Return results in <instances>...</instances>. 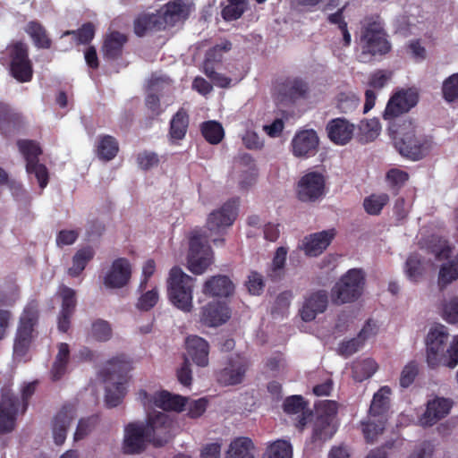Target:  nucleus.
<instances>
[{
	"label": "nucleus",
	"mask_w": 458,
	"mask_h": 458,
	"mask_svg": "<svg viewBox=\"0 0 458 458\" xmlns=\"http://www.w3.org/2000/svg\"><path fill=\"white\" fill-rule=\"evenodd\" d=\"M172 420L164 412L148 414L146 423L131 422L124 428L123 453L136 454L144 452L148 444L165 445L171 438Z\"/></svg>",
	"instance_id": "obj_1"
},
{
	"label": "nucleus",
	"mask_w": 458,
	"mask_h": 458,
	"mask_svg": "<svg viewBox=\"0 0 458 458\" xmlns=\"http://www.w3.org/2000/svg\"><path fill=\"white\" fill-rule=\"evenodd\" d=\"M388 130L397 151L410 160L418 161L424 158L435 146L433 136L426 134L412 120H403L402 123L389 124Z\"/></svg>",
	"instance_id": "obj_2"
},
{
	"label": "nucleus",
	"mask_w": 458,
	"mask_h": 458,
	"mask_svg": "<svg viewBox=\"0 0 458 458\" xmlns=\"http://www.w3.org/2000/svg\"><path fill=\"white\" fill-rule=\"evenodd\" d=\"M448 329L442 324L430 327L426 339V361L430 369L445 366L454 369L458 365V335L447 347Z\"/></svg>",
	"instance_id": "obj_3"
},
{
	"label": "nucleus",
	"mask_w": 458,
	"mask_h": 458,
	"mask_svg": "<svg viewBox=\"0 0 458 458\" xmlns=\"http://www.w3.org/2000/svg\"><path fill=\"white\" fill-rule=\"evenodd\" d=\"M390 387L385 386L373 395L368 420L361 422L362 434L367 443H373L385 429L390 407Z\"/></svg>",
	"instance_id": "obj_4"
},
{
	"label": "nucleus",
	"mask_w": 458,
	"mask_h": 458,
	"mask_svg": "<svg viewBox=\"0 0 458 458\" xmlns=\"http://www.w3.org/2000/svg\"><path fill=\"white\" fill-rule=\"evenodd\" d=\"M195 279L182 268L174 267L167 278V296L171 303L183 312H191Z\"/></svg>",
	"instance_id": "obj_5"
},
{
	"label": "nucleus",
	"mask_w": 458,
	"mask_h": 458,
	"mask_svg": "<svg viewBox=\"0 0 458 458\" xmlns=\"http://www.w3.org/2000/svg\"><path fill=\"white\" fill-rule=\"evenodd\" d=\"M365 275L361 269L348 270L332 288V301L335 304L353 302L364 290Z\"/></svg>",
	"instance_id": "obj_6"
},
{
	"label": "nucleus",
	"mask_w": 458,
	"mask_h": 458,
	"mask_svg": "<svg viewBox=\"0 0 458 458\" xmlns=\"http://www.w3.org/2000/svg\"><path fill=\"white\" fill-rule=\"evenodd\" d=\"M310 94V85L300 76H286L278 79L274 86V97L277 103L284 106L295 104L306 99Z\"/></svg>",
	"instance_id": "obj_7"
},
{
	"label": "nucleus",
	"mask_w": 458,
	"mask_h": 458,
	"mask_svg": "<svg viewBox=\"0 0 458 458\" xmlns=\"http://www.w3.org/2000/svg\"><path fill=\"white\" fill-rule=\"evenodd\" d=\"M360 58L366 62L367 55H386L391 49V45L386 38L381 24L372 21L367 24L362 30Z\"/></svg>",
	"instance_id": "obj_8"
},
{
	"label": "nucleus",
	"mask_w": 458,
	"mask_h": 458,
	"mask_svg": "<svg viewBox=\"0 0 458 458\" xmlns=\"http://www.w3.org/2000/svg\"><path fill=\"white\" fill-rule=\"evenodd\" d=\"M249 368L247 358L240 354L231 355L223 367L215 371V377L222 386L240 385L243 382Z\"/></svg>",
	"instance_id": "obj_9"
},
{
	"label": "nucleus",
	"mask_w": 458,
	"mask_h": 458,
	"mask_svg": "<svg viewBox=\"0 0 458 458\" xmlns=\"http://www.w3.org/2000/svg\"><path fill=\"white\" fill-rule=\"evenodd\" d=\"M38 318L37 309L28 305L20 318L19 326L14 338L13 352L15 355L24 356L31 344L32 333Z\"/></svg>",
	"instance_id": "obj_10"
},
{
	"label": "nucleus",
	"mask_w": 458,
	"mask_h": 458,
	"mask_svg": "<svg viewBox=\"0 0 458 458\" xmlns=\"http://www.w3.org/2000/svg\"><path fill=\"white\" fill-rule=\"evenodd\" d=\"M10 73L19 82H29L33 77V65L29 58L28 46L16 42L9 50Z\"/></svg>",
	"instance_id": "obj_11"
},
{
	"label": "nucleus",
	"mask_w": 458,
	"mask_h": 458,
	"mask_svg": "<svg viewBox=\"0 0 458 458\" xmlns=\"http://www.w3.org/2000/svg\"><path fill=\"white\" fill-rule=\"evenodd\" d=\"M418 101L419 95L417 92L411 89L399 91L389 99L383 117L389 122V124L402 123L403 120L408 119L400 117L401 114L409 112L417 105Z\"/></svg>",
	"instance_id": "obj_12"
},
{
	"label": "nucleus",
	"mask_w": 458,
	"mask_h": 458,
	"mask_svg": "<svg viewBox=\"0 0 458 458\" xmlns=\"http://www.w3.org/2000/svg\"><path fill=\"white\" fill-rule=\"evenodd\" d=\"M213 250L208 244H203L201 235L193 234L190 239L188 253V268L195 275L203 274L213 262Z\"/></svg>",
	"instance_id": "obj_13"
},
{
	"label": "nucleus",
	"mask_w": 458,
	"mask_h": 458,
	"mask_svg": "<svg viewBox=\"0 0 458 458\" xmlns=\"http://www.w3.org/2000/svg\"><path fill=\"white\" fill-rule=\"evenodd\" d=\"M326 178L316 171L308 172L297 183L296 194L301 202H315L325 195Z\"/></svg>",
	"instance_id": "obj_14"
},
{
	"label": "nucleus",
	"mask_w": 458,
	"mask_h": 458,
	"mask_svg": "<svg viewBox=\"0 0 458 458\" xmlns=\"http://www.w3.org/2000/svg\"><path fill=\"white\" fill-rule=\"evenodd\" d=\"M140 396L145 406L154 405L164 411H182L188 401L186 397L171 394L166 390L157 392L153 395L142 390L140 392Z\"/></svg>",
	"instance_id": "obj_15"
},
{
	"label": "nucleus",
	"mask_w": 458,
	"mask_h": 458,
	"mask_svg": "<svg viewBox=\"0 0 458 458\" xmlns=\"http://www.w3.org/2000/svg\"><path fill=\"white\" fill-rule=\"evenodd\" d=\"M58 294L62 302L57 318V327L59 331L66 333L70 329L71 319L77 305L76 291L67 285L62 284L59 286Z\"/></svg>",
	"instance_id": "obj_16"
},
{
	"label": "nucleus",
	"mask_w": 458,
	"mask_h": 458,
	"mask_svg": "<svg viewBox=\"0 0 458 458\" xmlns=\"http://www.w3.org/2000/svg\"><path fill=\"white\" fill-rule=\"evenodd\" d=\"M239 199L226 201L220 209L212 212L207 221V227L210 232L230 226L237 216Z\"/></svg>",
	"instance_id": "obj_17"
},
{
	"label": "nucleus",
	"mask_w": 458,
	"mask_h": 458,
	"mask_svg": "<svg viewBox=\"0 0 458 458\" xmlns=\"http://www.w3.org/2000/svg\"><path fill=\"white\" fill-rule=\"evenodd\" d=\"M21 406L18 396L6 392L2 394L0 403V433L11 432L15 426L16 416Z\"/></svg>",
	"instance_id": "obj_18"
},
{
	"label": "nucleus",
	"mask_w": 458,
	"mask_h": 458,
	"mask_svg": "<svg viewBox=\"0 0 458 458\" xmlns=\"http://www.w3.org/2000/svg\"><path fill=\"white\" fill-rule=\"evenodd\" d=\"M355 125L344 117L329 120L326 131L331 142L338 146L347 145L353 138Z\"/></svg>",
	"instance_id": "obj_19"
},
{
	"label": "nucleus",
	"mask_w": 458,
	"mask_h": 458,
	"mask_svg": "<svg viewBox=\"0 0 458 458\" xmlns=\"http://www.w3.org/2000/svg\"><path fill=\"white\" fill-rule=\"evenodd\" d=\"M131 276V267L129 260L125 258L114 259L104 277V284L107 288H122L125 286Z\"/></svg>",
	"instance_id": "obj_20"
},
{
	"label": "nucleus",
	"mask_w": 458,
	"mask_h": 458,
	"mask_svg": "<svg viewBox=\"0 0 458 458\" xmlns=\"http://www.w3.org/2000/svg\"><path fill=\"white\" fill-rule=\"evenodd\" d=\"M231 318V309L224 301H210L200 311V322L209 327L226 323Z\"/></svg>",
	"instance_id": "obj_21"
},
{
	"label": "nucleus",
	"mask_w": 458,
	"mask_h": 458,
	"mask_svg": "<svg viewBox=\"0 0 458 458\" xmlns=\"http://www.w3.org/2000/svg\"><path fill=\"white\" fill-rule=\"evenodd\" d=\"M318 143L319 139L314 130L301 131L292 140L293 153L298 157H313L318 151Z\"/></svg>",
	"instance_id": "obj_22"
},
{
	"label": "nucleus",
	"mask_w": 458,
	"mask_h": 458,
	"mask_svg": "<svg viewBox=\"0 0 458 458\" xmlns=\"http://www.w3.org/2000/svg\"><path fill=\"white\" fill-rule=\"evenodd\" d=\"M453 406V402L444 397H435L427 403L426 411L420 418L422 426H433L447 416Z\"/></svg>",
	"instance_id": "obj_23"
},
{
	"label": "nucleus",
	"mask_w": 458,
	"mask_h": 458,
	"mask_svg": "<svg viewBox=\"0 0 458 458\" xmlns=\"http://www.w3.org/2000/svg\"><path fill=\"white\" fill-rule=\"evenodd\" d=\"M128 42V37L117 30L106 33L101 46L103 58L107 61H117L123 57L124 46Z\"/></svg>",
	"instance_id": "obj_24"
},
{
	"label": "nucleus",
	"mask_w": 458,
	"mask_h": 458,
	"mask_svg": "<svg viewBox=\"0 0 458 458\" xmlns=\"http://www.w3.org/2000/svg\"><path fill=\"white\" fill-rule=\"evenodd\" d=\"M76 417V409L73 404H64L55 416L53 420V437L55 443L63 445L66 439L67 430Z\"/></svg>",
	"instance_id": "obj_25"
},
{
	"label": "nucleus",
	"mask_w": 458,
	"mask_h": 458,
	"mask_svg": "<svg viewBox=\"0 0 458 458\" xmlns=\"http://www.w3.org/2000/svg\"><path fill=\"white\" fill-rule=\"evenodd\" d=\"M132 369L131 361L125 354H120L110 359L106 367L100 371L104 381H111L117 378L118 381L126 383L127 374Z\"/></svg>",
	"instance_id": "obj_26"
},
{
	"label": "nucleus",
	"mask_w": 458,
	"mask_h": 458,
	"mask_svg": "<svg viewBox=\"0 0 458 458\" xmlns=\"http://www.w3.org/2000/svg\"><path fill=\"white\" fill-rule=\"evenodd\" d=\"M327 304L328 296L325 290L311 293L301 310V319L305 322L312 321L318 313H323L327 310Z\"/></svg>",
	"instance_id": "obj_27"
},
{
	"label": "nucleus",
	"mask_w": 458,
	"mask_h": 458,
	"mask_svg": "<svg viewBox=\"0 0 458 458\" xmlns=\"http://www.w3.org/2000/svg\"><path fill=\"white\" fill-rule=\"evenodd\" d=\"M335 235V229L326 230L306 236L302 248L306 255L317 257L327 249Z\"/></svg>",
	"instance_id": "obj_28"
},
{
	"label": "nucleus",
	"mask_w": 458,
	"mask_h": 458,
	"mask_svg": "<svg viewBox=\"0 0 458 458\" xmlns=\"http://www.w3.org/2000/svg\"><path fill=\"white\" fill-rule=\"evenodd\" d=\"M234 284L229 276L216 275L207 279L202 287L203 294L209 297H228L233 293Z\"/></svg>",
	"instance_id": "obj_29"
},
{
	"label": "nucleus",
	"mask_w": 458,
	"mask_h": 458,
	"mask_svg": "<svg viewBox=\"0 0 458 458\" xmlns=\"http://www.w3.org/2000/svg\"><path fill=\"white\" fill-rule=\"evenodd\" d=\"M160 14L162 28L173 27L177 22L184 21L189 16V10L182 0H174L168 2L163 8Z\"/></svg>",
	"instance_id": "obj_30"
},
{
	"label": "nucleus",
	"mask_w": 458,
	"mask_h": 458,
	"mask_svg": "<svg viewBox=\"0 0 458 458\" xmlns=\"http://www.w3.org/2000/svg\"><path fill=\"white\" fill-rule=\"evenodd\" d=\"M186 349L188 355L196 365L199 367L208 366L209 344L204 338L198 335L188 336Z\"/></svg>",
	"instance_id": "obj_31"
},
{
	"label": "nucleus",
	"mask_w": 458,
	"mask_h": 458,
	"mask_svg": "<svg viewBox=\"0 0 458 458\" xmlns=\"http://www.w3.org/2000/svg\"><path fill=\"white\" fill-rule=\"evenodd\" d=\"M21 116L5 103L0 102V133L8 136L19 129Z\"/></svg>",
	"instance_id": "obj_32"
},
{
	"label": "nucleus",
	"mask_w": 458,
	"mask_h": 458,
	"mask_svg": "<svg viewBox=\"0 0 458 458\" xmlns=\"http://www.w3.org/2000/svg\"><path fill=\"white\" fill-rule=\"evenodd\" d=\"M69 360L70 347L68 344H59L58 352L50 369V377L53 381H58L65 375Z\"/></svg>",
	"instance_id": "obj_33"
},
{
	"label": "nucleus",
	"mask_w": 458,
	"mask_h": 458,
	"mask_svg": "<svg viewBox=\"0 0 458 458\" xmlns=\"http://www.w3.org/2000/svg\"><path fill=\"white\" fill-rule=\"evenodd\" d=\"M96 148L97 156L99 159L111 161L116 157L119 151V143L114 136L107 134L99 135Z\"/></svg>",
	"instance_id": "obj_34"
},
{
	"label": "nucleus",
	"mask_w": 458,
	"mask_h": 458,
	"mask_svg": "<svg viewBox=\"0 0 458 458\" xmlns=\"http://www.w3.org/2000/svg\"><path fill=\"white\" fill-rule=\"evenodd\" d=\"M27 34L31 38L34 45L38 48L49 49L52 46V40L45 27L37 21H30L25 29Z\"/></svg>",
	"instance_id": "obj_35"
},
{
	"label": "nucleus",
	"mask_w": 458,
	"mask_h": 458,
	"mask_svg": "<svg viewBox=\"0 0 458 458\" xmlns=\"http://www.w3.org/2000/svg\"><path fill=\"white\" fill-rule=\"evenodd\" d=\"M189 127V114L183 108H180L170 121L169 136L172 140H182Z\"/></svg>",
	"instance_id": "obj_36"
},
{
	"label": "nucleus",
	"mask_w": 458,
	"mask_h": 458,
	"mask_svg": "<svg viewBox=\"0 0 458 458\" xmlns=\"http://www.w3.org/2000/svg\"><path fill=\"white\" fill-rule=\"evenodd\" d=\"M160 14H141L134 21V32L138 37H143L151 30H162Z\"/></svg>",
	"instance_id": "obj_37"
},
{
	"label": "nucleus",
	"mask_w": 458,
	"mask_h": 458,
	"mask_svg": "<svg viewBox=\"0 0 458 458\" xmlns=\"http://www.w3.org/2000/svg\"><path fill=\"white\" fill-rule=\"evenodd\" d=\"M95 252L89 246L81 248L72 257V266L68 269V275L72 277L79 276L88 263L93 259Z\"/></svg>",
	"instance_id": "obj_38"
},
{
	"label": "nucleus",
	"mask_w": 458,
	"mask_h": 458,
	"mask_svg": "<svg viewBox=\"0 0 458 458\" xmlns=\"http://www.w3.org/2000/svg\"><path fill=\"white\" fill-rule=\"evenodd\" d=\"M253 442L249 437H237L231 442L227 452L228 458H254Z\"/></svg>",
	"instance_id": "obj_39"
},
{
	"label": "nucleus",
	"mask_w": 458,
	"mask_h": 458,
	"mask_svg": "<svg viewBox=\"0 0 458 458\" xmlns=\"http://www.w3.org/2000/svg\"><path fill=\"white\" fill-rule=\"evenodd\" d=\"M358 128V140L362 144L373 141L381 131L380 123L376 118L360 121Z\"/></svg>",
	"instance_id": "obj_40"
},
{
	"label": "nucleus",
	"mask_w": 458,
	"mask_h": 458,
	"mask_svg": "<svg viewBox=\"0 0 458 458\" xmlns=\"http://www.w3.org/2000/svg\"><path fill=\"white\" fill-rule=\"evenodd\" d=\"M335 433V428L332 424V420L327 416H318L312 433L313 441H327L330 439Z\"/></svg>",
	"instance_id": "obj_41"
},
{
	"label": "nucleus",
	"mask_w": 458,
	"mask_h": 458,
	"mask_svg": "<svg viewBox=\"0 0 458 458\" xmlns=\"http://www.w3.org/2000/svg\"><path fill=\"white\" fill-rule=\"evenodd\" d=\"M95 34V25L88 21L83 23L78 30L64 31L62 37L72 36L77 45H89L93 40Z\"/></svg>",
	"instance_id": "obj_42"
},
{
	"label": "nucleus",
	"mask_w": 458,
	"mask_h": 458,
	"mask_svg": "<svg viewBox=\"0 0 458 458\" xmlns=\"http://www.w3.org/2000/svg\"><path fill=\"white\" fill-rule=\"evenodd\" d=\"M458 278V255L448 263L441 266L438 274L437 284L443 291L449 284Z\"/></svg>",
	"instance_id": "obj_43"
},
{
	"label": "nucleus",
	"mask_w": 458,
	"mask_h": 458,
	"mask_svg": "<svg viewBox=\"0 0 458 458\" xmlns=\"http://www.w3.org/2000/svg\"><path fill=\"white\" fill-rule=\"evenodd\" d=\"M200 131L204 139L212 145L220 143L225 136L223 126L216 121L202 123Z\"/></svg>",
	"instance_id": "obj_44"
},
{
	"label": "nucleus",
	"mask_w": 458,
	"mask_h": 458,
	"mask_svg": "<svg viewBox=\"0 0 458 458\" xmlns=\"http://www.w3.org/2000/svg\"><path fill=\"white\" fill-rule=\"evenodd\" d=\"M287 252L288 250L285 247L281 246L276 249L272 259L270 270L267 273V276L271 280L276 281L283 277Z\"/></svg>",
	"instance_id": "obj_45"
},
{
	"label": "nucleus",
	"mask_w": 458,
	"mask_h": 458,
	"mask_svg": "<svg viewBox=\"0 0 458 458\" xmlns=\"http://www.w3.org/2000/svg\"><path fill=\"white\" fill-rule=\"evenodd\" d=\"M263 458H293V446L287 440L277 439L267 447Z\"/></svg>",
	"instance_id": "obj_46"
},
{
	"label": "nucleus",
	"mask_w": 458,
	"mask_h": 458,
	"mask_svg": "<svg viewBox=\"0 0 458 458\" xmlns=\"http://www.w3.org/2000/svg\"><path fill=\"white\" fill-rule=\"evenodd\" d=\"M409 180V174L398 168H391L386 174V181L392 193L396 196Z\"/></svg>",
	"instance_id": "obj_47"
},
{
	"label": "nucleus",
	"mask_w": 458,
	"mask_h": 458,
	"mask_svg": "<svg viewBox=\"0 0 458 458\" xmlns=\"http://www.w3.org/2000/svg\"><path fill=\"white\" fill-rule=\"evenodd\" d=\"M17 146L26 160V165L38 161L42 149L36 141L32 140H19Z\"/></svg>",
	"instance_id": "obj_48"
},
{
	"label": "nucleus",
	"mask_w": 458,
	"mask_h": 458,
	"mask_svg": "<svg viewBox=\"0 0 458 458\" xmlns=\"http://www.w3.org/2000/svg\"><path fill=\"white\" fill-rule=\"evenodd\" d=\"M227 3L221 11V15L226 21H236L241 18L248 6L247 0H227Z\"/></svg>",
	"instance_id": "obj_49"
},
{
	"label": "nucleus",
	"mask_w": 458,
	"mask_h": 458,
	"mask_svg": "<svg viewBox=\"0 0 458 458\" xmlns=\"http://www.w3.org/2000/svg\"><path fill=\"white\" fill-rule=\"evenodd\" d=\"M388 202L389 196L386 193L371 194L364 199L363 207L369 215L377 216Z\"/></svg>",
	"instance_id": "obj_50"
},
{
	"label": "nucleus",
	"mask_w": 458,
	"mask_h": 458,
	"mask_svg": "<svg viewBox=\"0 0 458 458\" xmlns=\"http://www.w3.org/2000/svg\"><path fill=\"white\" fill-rule=\"evenodd\" d=\"M126 394L125 384L123 381L114 383L112 386L106 387L105 402L107 407L118 406Z\"/></svg>",
	"instance_id": "obj_51"
},
{
	"label": "nucleus",
	"mask_w": 458,
	"mask_h": 458,
	"mask_svg": "<svg viewBox=\"0 0 458 458\" xmlns=\"http://www.w3.org/2000/svg\"><path fill=\"white\" fill-rule=\"evenodd\" d=\"M377 369V363L371 359L356 362L352 367L353 378L361 382L370 377Z\"/></svg>",
	"instance_id": "obj_52"
},
{
	"label": "nucleus",
	"mask_w": 458,
	"mask_h": 458,
	"mask_svg": "<svg viewBox=\"0 0 458 458\" xmlns=\"http://www.w3.org/2000/svg\"><path fill=\"white\" fill-rule=\"evenodd\" d=\"M423 263L418 253L411 254L405 262V273L407 277L413 282H417L423 274Z\"/></svg>",
	"instance_id": "obj_53"
},
{
	"label": "nucleus",
	"mask_w": 458,
	"mask_h": 458,
	"mask_svg": "<svg viewBox=\"0 0 458 458\" xmlns=\"http://www.w3.org/2000/svg\"><path fill=\"white\" fill-rule=\"evenodd\" d=\"M442 95L447 103L458 101V72L450 75L443 81Z\"/></svg>",
	"instance_id": "obj_54"
},
{
	"label": "nucleus",
	"mask_w": 458,
	"mask_h": 458,
	"mask_svg": "<svg viewBox=\"0 0 458 458\" xmlns=\"http://www.w3.org/2000/svg\"><path fill=\"white\" fill-rule=\"evenodd\" d=\"M441 313L447 323L458 326V297L445 300L442 302Z\"/></svg>",
	"instance_id": "obj_55"
},
{
	"label": "nucleus",
	"mask_w": 458,
	"mask_h": 458,
	"mask_svg": "<svg viewBox=\"0 0 458 458\" xmlns=\"http://www.w3.org/2000/svg\"><path fill=\"white\" fill-rule=\"evenodd\" d=\"M419 374V364L415 360L408 362L403 369L399 383L403 388L411 386Z\"/></svg>",
	"instance_id": "obj_56"
},
{
	"label": "nucleus",
	"mask_w": 458,
	"mask_h": 458,
	"mask_svg": "<svg viewBox=\"0 0 458 458\" xmlns=\"http://www.w3.org/2000/svg\"><path fill=\"white\" fill-rule=\"evenodd\" d=\"M307 403L301 395H291L285 398L283 410L287 414H298L307 409Z\"/></svg>",
	"instance_id": "obj_57"
},
{
	"label": "nucleus",
	"mask_w": 458,
	"mask_h": 458,
	"mask_svg": "<svg viewBox=\"0 0 458 458\" xmlns=\"http://www.w3.org/2000/svg\"><path fill=\"white\" fill-rule=\"evenodd\" d=\"M136 161L140 169L148 171L157 166L160 158L156 152L144 150L137 155Z\"/></svg>",
	"instance_id": "obj_58"
},
{
	"label": "nucleus",
	"mask_w": 458,
	"mask_h": 458,
	"mask_svg": "<svg viewBox=\"0 0 458 458\" xmlns=\"http://www.w3.org/2000/svg\"><path fill=\"white\" fill-rule=\"evenodd\" d=\"M91 333L96 340L106 342L112 335V328L107 321L98 319L92 323Z\"/></svg>",
	"instance_id": "obj_59"
},
{
	"label": "nucleus",
	"mask_w": 458,
	"mask_h": 458,
	"mask_svg": "<svg viewBox=\"0 0 458 458\" xmlns=\"http://www.w3.org/2000/svg\"><path fill=\"white\" fill-rule=\"evenodd\" d=\"M158 301L157 288L143 293L138 299L136 307L141 311H148L156 306Z\"/></svg>",
	"instance_id": "obj_60"
},
{
	"label": "nucleus",
	"mask_w": 458,
	"mask_h": 458,
	"mask_svg": "<svg viewBox=\"0 0 458 458\" xmlns=\"http://www.w3.org/2000/svg\"><path fill=\"white\" fill-rule=\"evenodd\" d=\"M26 171L28 174H34L39 187L44 189L49 181V175L47 168L45 165L38 163V161L26 165Z\"/></svg>",
	"instance_id": "obj_61"
},
{
	"label": "nucleus",
	"mask_w": 458,
	"mask_h": 458,
	"mask_svg": "<svg viewBox=\"0 0 458 458\" xmlns=\"http://www.w3.org/2000/svg\"><path fill=\"white\" fill-rule=\"evenodd\" d=\"M359 105V98L351 93H340L337 98V107L343 113L355 109Z\"/></svg>",
	"instance_id": "obj_62"
},
{
	"label": "nucleus",
	"mask_w": 458,
	"mask_h": 458,
	"mask_svg": "<svg viewBox=\"0 0 458 458\" xmlns=\"http://www.w3.org/2000/svg\"><path fill=\"white\" fill-rule=\"evenodd\" d=\"M392 75L390 71L377 70L370 75L369 85L373 89H381L387 84Z\"/></svg>",
	"instance_id": "obj_63"
},
{
	"label": "nucleus",
	"mask_w": 458,
	"mask_h": 458,
	"mask_svg": "<svg viewBox=\"0 0 458 458\" xmlns=\"http://www.w3.org/2000/svg\"><path fill=\"white\" fill-rule=\"evenodd\" d=\"M247 288L250 293L253 295H259L264 289L265 284L261 274L252 271L248 277Z\"/></svg>",
	"instance_id": "obj_64"
}]
</instances>
